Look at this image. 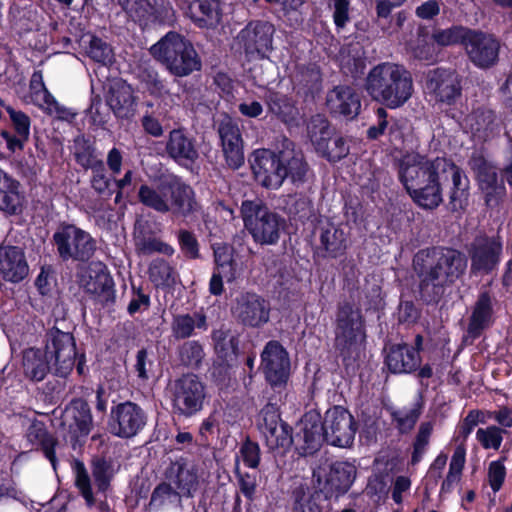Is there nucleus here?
Segmentation results:
<instances>
[{"mask_svg": "<svg viewBox=\"0 0 512 512\" xmlns=\"http://www.w3.org/2000/svg\"><path fill=\"white\" fill-rule=\"evenodd\" d=\"M445 167H449L446 158L407 153L399 161V180L418 206L433 210L443 202Z\"/></svg>", "mask_w": 512, "mask_h": 512, "instance_id": "f257e3e1", "label": "nucleus"}, {"mask_svg": "<svg viewBox=\"0 0 512 512\" xmlns=\"http://www.w3.org/2000/svg\"><path fill=\"white\" fill-rule=\"evenodd\" d=\"M76 357L72 334L52 328L46 334L45 351L30 348L23 354L24 374L31 380L41 381L48 372L66 377L73 369Z\"/></svg>", "mask_w": 512, "mask_h": 512, "instance_id": "f03ea898", "label": "nucleus"}, {"mask_svg": "<svg viewBox=\"0 0 512 512\" xmlns=\"http://www.w3.org/2000/svg\"><path fill=\"white\" fill-rule=\"evenodd\" d=\"M366 90L374 100L395 109L411 98L413 80L404 66L384 62L370 70L366 80Z\"/></svg>", "mask_w": 512, "mask_h": 512, "instance_id": "7ed1b4c3", "label": "nucleus"}, {"mask_svg": "<svg viewBox=\"0 0 512 512\" xmlns=\"http://www.w3.org/2000/svg\"><path fill=\"white\" fill-rule=\"evenodd\" d=\"M422 284L443 286L455 282L467 268L466 257L450 248H433L419 251L413 260Z\"/></svg>", "mask_w": 512, "mask_h": 512, "instance_id": "20e7f679", "label": "nucleus"}, {"mask_svg": "<svg viewBox=\"0 0 512 512\" xmlns=\"http://www.w3.org/2000/svg\"><path fill=\"white\" fill-rule=\"evenodd\" d=\"M150 53L174 76L185 77L201 68L193 45L176 32H168L151 46Z\"/></svg>", "mask_w": 512, "mask_h": 512, "instance_id": "39448f33", "label": "nucleus"}, {"mask_svg": "<svg viewBox=\"0 0 512 512\" xmlns=\"http://www.w3.org/2000/svg\"><path fill=\"white\" fill-rule=\"evenodd\" d=\"M241 214L244 226L259 245H275L285 228V220L258 201H243Z\"/></svg>", "mask_w": 512, "mask_h": 512, "instance_id": "423d86ee", "label": "nucleus"}, {"mask_svg": "<svg viewBox=\"0 0 512 512\" xmlns=\"http://www.w3.org/2000/svg\"><path fill=\"white\" fill-rule=\"evenodd\" d=\"M364 339V321L360 309L350 303L340 304L336 314V349L344 358L349 357Z\"/></svg>", "mask_w": 512, "mask_h": 512, "instance_id": "0eeeda50", "label": "nucleus"}, {"mask_svg": "<svg viewBox=\"0 0 512 512\" xmlns=\"http://www.w3.org/2000/svg\"><path fill=\"white\" fill-rule=\"evenodd\" d=\"M53 242L64 261H87L96 250V242L91 235L75 225L59 227L53 235Z\"/></svg>", "mask_w": 512, "mask_h": 512, "instance_id": "6e6552de", "label": "nucleus"}, {"mask_svg": "<svg viewBox=\"0 0 512 512\" xmlns=\"http://www.w3.org/2000/svg\"><path fill=\"white\" fill-rule=\"evenodd\" d=\"M258 428L270 451L284 453L293 443L291 429L280 418L278 407L268 403L260 411Z\"/></svg>", "mask_w": 512, "mask_h": 512, "instance_id": "1a4fd4ad", "label": "nucleus"}, {"mask_svg": "<svg viewBox=\"0 0 512 512\" xmlns=\"http://www.w3.org/2000/svg\"><path fill=\"white\" fill-rule=\"evenodd\" d=\"M127 14L140 25L171 24L175 11L169 0H118Z\"/></svg>", "mask_w": 512, "mask_h": 512, "instance_id": "9d476101", "label": "nucleus"}, {"mask_svg": "<svg viewBox=\"0 0 512 512\" xmlns=\"http://www.w3.org/2000/svg\"><path fill=\"white\" fill-rule=\"evenodd\" d=\"M204 398V385L194 374L183 375L173 384V407L181 415L192 416L200 411Z\"/></svg>", "mask_w": 512, "mask_h": 512, "instance_id": "9b49d317", "label": "nucleus"}, {"mask_svg": "<svg viewBox=\"0 0 512 512\" xmlns=\"http://www.w3.org/2000/svg\"><path fill=\"white\" fill-rule=\"evenodd\" d=\"M325 441L333 446L349 447L354 440L356 426L353 416L341 406L326 411L322 422Z\"/></svg>", "mask_w": 512, "mask_h": 512, "instance_id": "f8f14e48", "label": "nucleus"}, {"mask_svg": "<svg viewBox=\"0 0 512 512\" xmlns=\"http://www.w3.org/2000/svg\"><path fill=\"white\" fill-rule=\"evenodd\" d=\"M250 163L256 181L265 188L277 189L286 179L281 151L275 154L268 149L255 150Z\"/></svg>", "mask_w": 512, "mask_h": 512, "instance_id": "ddd939ff", "label": "nucleus"}, {"mask_svg": "<svg viewBox=\"0 0 512 512\" xmlns=\"http://www.w3.org/2000/svg\"><path fill=\"white\" fill-rule=\"evenodd\" d=\"M503 250L500 237L478 236L470 245L471 272L489 274L498 266Z\"/></svg>", "mask_w": 512, "mask_h": 512, "instance_id": "4468645a", "label": "nucleus"}, {"mask_svg": "<svg viewBox=\"0 0 512 512\" xmlns=\"http://www.w3.org/2000/svg\"><path fill=\"white\" fill-rule=\"evenodd\" d=\"M471 62L482 69L494 66L499 57L500 42L488 33L471 30L465 44Z\"/></svg>", "mask_w": 512, "mask_h": 512, "instance_id": "2eb2a0df", "label": "nucleus"}, {"mask_svg": "<svg viewBox=\"0 0 512 512\" xmlns=\"http://www.w3.org/2000/svg\"><path fill=\"white\" fill-rule=\"evenodd\" d=\"M146 424V415L137 404L127 401L118 404L111 411V432L121 438L138 434Z\"/></svg>", "mask_w": 512, "mask_h": 512, "instance_id": "dca6fc26", "label": "nucleus"}, {"mask_svg": "<svg viewBox=\"0 0 512 512\" xmlns=\"http://www.w3.org/2000/svg\"><path fill=\"white\" fill-rule=\"evenodd\" d=\"M290 362L288 354L277 341L266 344L261 354V369L271 386L284 384L289 375Z\"/></svg>", "mask_w": 512, "mask_h": 512, "instance_id": "f3484780", "label": "nucleus"}, {"mask_svg": "<svg viewBox=\"0 0 512 512\" xmlns=\"http://www.w3.org/2000/svg\"><path fill=\"white\" fill-rule=\"evenodd\" d=\"M274 27L268 22H251L237 36L247 55L264 57L272 49Z\"/></svg>", "mask_w": 512, "mask_h": 512, "instance_id": "a211bd4d", "label": "nucleus"}, {"mask_svg": "<svg viewBox=\"0 0 512 512\" xmlns=\"http://www.w3.org/2000/svg\"><path fill=\"white\" fill-rule=\"evenodd\" d=\"M469 164L477 176L481 190L485 193L486 204L491 207L497 205L505 194V186L503 181L498 179L496 168L481 156L472 157Z\"/></svg>", "mask_w": 512, "mask_h": 512, "instance_id": "6ab92c4d", "label": "nucleus"}, {"mask_svg": "<svg viewBox=\"0 0 512 512\" xmlns=\"http://www.w3.org/2000/svg\"><path fill=\"white\" fill-rule=\"evenodd\" d=\"M63 424L67 426L71 442L75 446L92 430L93 418L88 403L82 399L70 402L64 412Z\"/></svg>", "mask_w": 512, "mask_h": 512, "instance_id": "aec40b11", "label": "nucleus"}, {"mask_svg": "<svg viewBox=\"0 0 512 512\" xmlns=\"http://www.w3.org/2000/svg\"><path fill=\"white\" fill-rule=\"evenodd\" d=\"M165 479L187 498L194 496L200 483L196 465L184 458H179L169 465L165 471Z\"/></svg>", "mask_w": 512, "mask_h": 512, "instance_id": "412c9836", "label": "nucleus"}, {"mask_svg": "<svg viewBox=\"0 0 512 512\" xmlns=\"http://www.w3.org/2000/svg\"><path fill=\"white\" fill-rule=\"evenodd\" d=\"M218 134L228 166L233 169L239 168L244 163V153L237 123L225 115L218 123Z\"/></svg>", "mask_w": 512, "mask_h": 512, "instance_id": "4be33fe9", "label": "nucleus"}, {"mask_svg": "<svg viewBox=\"0 0 512 512\" xmlns=\"http://www.w3.org/2000/svg\"><path fill=\"white\" fill-rule=\"evenodd\" d=\"M269 304L255 293H245L237 298L233 313L244 325L259 327L269 320Z\"/></svg>", "mask_w": 512, "mask_h": 512, "instance_id": "5701e85b", "label": "nucleus"}, {"mask_svg": "<svg viewBox=\"0 0 512 512\" xmlns=\"http://www.w3.org/2000/svg\"><path fill=\"white\" fill-rule=\"evenodd\" d=\"M426 89L436 101L450 104L460 95L459 76L452 70L429 71L426 77Z\"/></svg>", "mask_w": 512, "mask_h": 512, "instance_id": "b1692460", "label": "nucleus"}, {"mask_svg": "<svg viewBox=\"0 0 512 512\" xmlns=\"http://www.w3.org/2000/svg\"><path fill=\"white\" fill-rule=\"evenodd\" d=\"M462 125L474 138L486 141L499 134L501 121L492 109L479 107L464 118Z\"/></svg>", "mask_w": 512, "mask_h": 512, "instance_id": "393cba45", "label": "nucleus"}, {"mask_svg": "<svg viewBox=\"0 0 512 512\" xmlns=\"http://www.w3.org/2000/svg\"><path fill=\"white\" fill-rule=\"evenodd\" d=\"M168 212L175 217L190 218L198 213L201 205L193 188L180 181L170 180Z\"/></svg>", "mask_w": 512, "mask_h": 512, "instance_id": "a878e982", "label": "nucleus"}, {"mask_svg": "<svg viewBox=\"0 0 512 512\" xmlns=\"http://www.w3.org/2000/svg\"><path fill=\"white\" fill-rule=\"evenodd\" d=\"M326 106L331 114L353 119L360 112L361 99L352 87L339 85L328 91Z\"/></svg>", "mask_w": 512, "mask_h": 512, "instance_id": "bb28decb", "label": "nucleus"}, {"mask_svg": "<svg viewBox=\"0 0 512 512\" xmlns=\"http://www.w3.org/2000/svg\"><path fill=\"white\" fill-rule=\"evenodd\" d=\"M296 445L304 456L311 455L319 450L325 440L320 416L314 413L306 414L300 422V430L297 432Z\"/></svg>", "mask_w": 512, "mask_h": 512, "instance_id": "cd10ccee", "label": "nucleus"}, {"mask_svg": "<svg viewBox=\"0 0 512 512\" xmlns=\"http://www.w3.org/2000/svg\"><path fill=\"white\" fill-rule=\"evenodd\" d=\"M29 273L24 251L16 246H0V277L12 283L22 281Z\"/></svg>", "mask_w": 512, "mask_h": 512, "instance_id": "c85d7f7f", "label": "nucleus"}, {"mask_svg": "<svg viewBox=\"0 0 512 512\" xmlns=\"http://www.w3.org/2000/svg\"><path fill=\"white\" fill-rule=\"evenodd\" d=\"M5 109L9 115L14 133L2 130L1 136L6 141L10 152L22 151L30 137L31 120L27 114L15 110L11 106H5Z\"/></svg>", "mask_w": 512, "mask_h": 512, "instance_id": "c756f323", "label": "nucleus"}, {"mask_svg": "<svg viewBox=\"0 0 512 512\" xmlns=\"http://www.w3.org/2000/svg\"><path fill=\"white\" fill-rule=\"evenodd\" d=\"M107 104L117 118H132L136 106L132 87L123 81L115 82L109 89Z\"/></svg>", "mask_w": 512, "mask_h": 512, "instance_id": "7c9ffc66", "label": "nucleus"}, {"mask_svg": "<svg viewBox=\"0 0 512 512\" xmlns=\"http://www.w3.org/2000/svg\"><path fill=\"white\" fill-rule=\"evenodd\" d=\"M80 283L88 293L104 300H108L112 294L113 280L101 262L92 263L87 274L81 275Z\"/></svg>", "mask_w": 512, "mask_h": 512, "instance_id": "2f4dec72", "label": "nucleus"}, {"mask_svg": "<svg viewBox=\"0 0 512 512\" xmlns=\"http://www.w3.org/2000/svg\"><path fill=\"white\" fill-rule=\"evenodd\" d=\"M420 355L414 347L407 344H396L389 348L386 365L393 373H410L420 365Z\"/></svg>", "mask_w": 512, "mask_h": 512, "instance_id": "473e14b6", "label": "nucleus"}, {"mask_svg": "<svg viewBox=\"0 0 512 512\" xmlns=\"http://www.w3.org/2000/svg\"><path fill=\"white\" fill-rule=\"evenodd\" d=\"M166 152L177 162L193 163L198 158L194 139L189 137L183 129L170 131L166 142Z\"/></svg>", "mask_w": 512, "mask_h": 512, "instance_id": "72a5a7b5", "label": "nucleus"}, {"mask_svg": "<svg viewBox=\"0 0 512 512\" xmlns=\"http://www.w3.org/2000/svg\"><path fill=\"white\" fill-rule=\"evenodd\" d=\"M187 14L200 28H215L222 18L219 0H196L189 5Z\"/></svg>", "mask_w": 512, "mask_h": 512, "instance_id": "f704fd0d", "label": "nucleus"}, {"mask_svg": "<svg viewBox=\"0 0 512 512\" xmlns=\"http://www.w3.org/2000/svg\"><path fill=\"white\" fill-rule=\"evenodd\" d=\"M207 318L201 312L180 313L173 316L171 321V336L175 340H183L194 336L195 331H206Z\"/></svg>", "mask_w": 512, "mask_h": 512, "instance_id": "c9c22d12", "label": "nucleus"}, {"mask_svg": "<svg viewBox=\"0 0 512 512\" xmlns=\"http://www.w3.org/2000/svg\"><path fill=\"white\" fill-rule=\"evenodd\" d=\"M24 196L20 184L0 169V210L8 214L21 212Z\"/></svg>", "mask_w": 512, "mask_h": 512, "instance_id": "e433bc0d", "label": "nucleus"}, {"mask_svg": "<svg viewBox=\"0 0 512 512\" xmlns=\"http://www.w3.org/2000/svg\"><path fill=\"white\" fill-rule=\"evenodd\" d=\"M319 241L318 250L322 253L323 257H337L346 247L344 231L329 222L320 226Z\"/></svg>", "mask_w": 512, "mask_h": 512, "instance_id": "4c0bfd02", "label": "nucleus"}, {"mask_svg": "<svg viewBox=\"0 0 512 512\" xmlns=\"http://www.w3.org/2000/svg\"><path fill=\"white\" fill-rule=\"evenodd\" d=\"M134 244L135 250L139 255L147 256L157 252L171 256L174 253L172 246L153 236L151 231L147 230L141 223L135 226Z\"/></svg>", "mask_w": 512, "mask_h": 512, "instance_id": "58836bf2", "label": "nucleus"}, {"mask_svg": "<svg viewBox=\"0 0 512 512\" xmlns=\"http://www.w3.org/2000/svg\"><path fill=\"white\" fill-rule=\"evenodd\" d=\"M493 321L492 298L488 292L480 293L469 321L468 331L473 336H479Z\"/></svg>", "mask_w": 512, "mask_h": 512, "instance_id": "ea45409f", "label": "nucleus"}, {"mask_svg": "<svg viewBox=\"0 0 512 512\" xmlns=\"http://www.w3.org/2000/svg\"><path fill=\"white\" fill-rule=\"evenodd\" d=\"M170 181H164L152 187L149 185H141L138 190L139 201L159 213H168Z\"/></svg>", "mask_w": 512, "mask_h": 512, "instance_id": "a19ab883", "label": "nucleus"}, {"mask_svg": "<svg viewBox=\"0 0 512 512\" xmlns=\"http://www.w3.org/2000/svg\"><path fill=\"white\" fill-rule=\"evenodd\" d=\"M265 101L269 112L286 124H293L298 116V109L285 95L277 92H268Z\"/></svg>", "mask_w": 512, "mask_h": 512, "instance_id": "79ce46f5", "label": "nucleus"}, {"mask_svg": "<svg viewBox=\"0 0 512 512\" xmlns=\"http://www.w3.org/2000/svg\"><path fill=\"white\" fill-rule=\"evenodd\" d=\"M182 497L184 495L166 480L154 489L150 499V506L156 509L181 508Z\"/></svg>", "mask_w": 512, "mask_h": 512, "instance_id": "37998d69", "label": "nucleus"}, {"mask_svg": "<svg viewBox=\"0 0 512 512\" xmlns=\"http://www.w3.org/2000/svg\"><path fill=\"white\" fill-rule=\"evenodd\" d=\"M281 158L286 178L293 183H302L308 173L307 163L300 152L281 151Z\"/></svg>", "mask_w": 512, "mask_h": 512, "instance_id": "c03bdc74", "label": "nucleus"}, {"mask_svg": "<svg viewBox=\"0 0 512 512\" xmlns=\"http://www.w3.org/2000/svg\"><path fill=\"white\" fill-rule=\"evenodd\" d=\"M356 477L355 467L347 462H338L331 467L327 482L336 492H346Z\"/></svg>", "mask_w": 512, "mask_h": 512, "instance_id": "a18cd8bd", "label": "nucleus"}, {"mask_svg": "<svg viewBox=\"0 0 512 512\" xmlns=\"http://www.w3.org/2000/svg\"><path fill=\"white\" fill-rule=\"evenodd\" d=\"M212 340L215 352L224 360L236 355L238 341L234 334L227 329H217L212 332Z\"/></svg>", "mask_w": 512, "mask_h": 512, "instance_id": "49530a36", "label": "nucleus"}, {"mask_svg": "<svg viewBox=\"0 0 512 512\" xmlns=\"http://www.w3.org/2000/svg\"><path fill=\"white\" fill-rule=\"evenodd\" d=\"M82 41L85 44L87 55L92 60L104 65L112 62V49L102 39L93 35H88L86 37H83Z\"/></svg>", "mask_w": 512, "mask_h": 512, "instance_id": "de8ad7c7", "label": "nucleus"}, {"mask_svg": "<svg viewBox=\"0 0 512 512\" xmlns=\"http://www.w3.org/2000/svg\"><path fill=\"white\" fill-rule=\"evenodd\" d=\"M149 278L155 286H172L176 281V272L168 262L155 259L149 266Z\"/></svg>", "mask_w": 512, "mask_h": 512, "instance_id": "09e8293b", "label": "nucleus"}, {"mask_svg": "<svg viewBox=\"0 0 512 512\" xmlns=\"http://www.w3.org/2000/svg\"><path fill=\"white\" fill-rule=\"evenodd\" d=\"M470 31V29L463 26H452L435 30L432 39L440 46H451L459 43L465 46Z\"/></svg>", "mask_w": 512, "mask_h": 512, "instance_id": "8fccbe9b", "label": "nucleus"}, {"mask_svg": "<svg viewBox=\"0 0 512 512\" xmlns=\"http://www.w3.org/2000/svg\"><path fill=\"white\" fill-rule=\"evenodd\" d=\"M74 156L79 165L91 169L103 162L95 153V149L84 137L79 136L74 141Z\"/></svg>", "mask_w": 512, "mask_h": 512, "instance_id": "3c124183", "label": "nucleus"}, {"mask_svg": "<svg viewBox=\"0 0 512 512\" xmlns=\"http://www.w3.org/2000/svg\"><path fill=\"white\" fill-rule=\"evenodd\" d=\"M178 356L181 364L198 368L202 363L205 353L203 346L195 340L186 341L178 348Z\"/></svg>", "mask_w": 512, "mask_h": 512, "instance_id": "603ef678", "label": "nucleus"}, {"mask_svg": "<svg viewBox=\"0 0 512 512\" xmlns=\"http://www.w3.org/2000/svg\"><path fill=\"white\" fill-rule=\"evenodd\" d=\"M308 135L315 148L323 147V142L329 140L331 129L325 116L321 114L314 115L307 124Z\"/></svg>", "mask_w": 512, "mask_h": 512, "instance_id": "864d4df0", "label": "nucleus"}, {"mask_svg": "<svg viewBox=\"0 0 512 512\" xmlns=\"http://www.w3.org/2000/svg\"><path fill=\"white\" fill-rule=\"evenodd\" d=\"M28 438L30 441H37V443L42 446L45 456L55 467L54 446L56 442L55 439L48 434L46 429L42 425H33L29 429Z\"/></svg>", "mask_w": 512, "mask_h": 512, "instance_id": "5fc2aeb1", "label": "nucleus"}, {"mask_svg": "<svg viewBox=\"0 0 512 512\" xmlns=\"http://www.w3.org/2000/svg\"><path fill=\"white\" fill-rule=\"evenodd\" d=\"M216 270L222 271L227 281H233L236 277L232 249L228 246H217L214 249Z\"/></svg>", "mask_w": 512, "mask_h": 512, "instance_id": "6e6d98bb", "label": "nucleus"}, {"mask_svg": "<svg viewBox=\"0 0 512 512\" xmlns=\"http://www.w3.org/2000/svg\"><path fill=\"white\" fill-rule=\"evenodd\" d=\"M30 101L41 109L44 108L46 103L52 98L45 87L43 76L40 71L32 74L29 84Z\"/></svg>", "mask_w": 512, "mask_h": 512, "instance_id": "4d7b16f0", "label": "nucleus"}, {"mask_svg": "<svg viewBox=\"0 0 512 512\" xmlns=\"http://www.w3.org/2000/svg\"><path fill=\"white\" fill-rule=\"evenodd\" d=\"M92 475L99 491H106L113 477L112 464L105 459L98 458L92 462Z\"/></svg>", "mask_w": 512, "mask_h": 512, "instance_id": "13d9d810", "label": "nucleus"}, {"mask_svg": "<svg viewBox=\"0 0 512 512\" xmlns=\"http://www.w3.org/2000/svg\"><path fill=\"white\" fill-rule=\"evenodd\" d=\"M503 433H505V430L490 425L486 428H479L476 431V439L484 449L498 450L503 441Z\"/></svg>", "mask_w": 512, "mask_h": 512, "instance_id": "bf43d9fd", "label": "nucleus"}, {"mask_svg": "<svg viewBox=\"0 0 512 512\" xmlns=\"http://www.w3.org/2000/svg\"><path fill=\"white\" fill-rule=\"evenodd\" d=\"M316 150L332 162L341 160L349 153V147L343 138L331 139V136L329 140L323 142V147H318Z\"/></svg>", "mask_w": 512, "mask_h": 512, "instance_id": "052dcab7", "label": "nucleus"}, {"mask_svg": "<svg viewBox=\"0 0 512 512\" xmlns=\"http://www.w3.org/2000/svg\"><path fill=\"white\" fill-rule=\"evenodd\" d=\"M293 81L303 88L314 89L321 82V74L315 65L299 66L293 74Z\"/></svg>", "mask_w": 512, "mask_h": 512, "instance_id": "680f3d73", "label": "nucleus"}, {"mask_svg": "<svg viewBox=\"0 0 512 512\" xmlns=\"http://www.w3.org/2000/svg\"><path fill=\"white\" fill-rule=\"evenodd\" d=\"M393 420L401 433L409 432L420 416V408L414 405L411 408H403L392 413Z\"/></svg>", "mask_w": 512, "mask_h": 512, "instance_id": "e2e57ef3", "label": "nucleus"}, {"mask_svg": "<svg viewBox=\"0 0 512 512\" xmlns=\"http://www.w3.org/2000/svg\"><path fill=\"white\" fill-rule=\"evenodd\" d=\"M432 430H433V426L430 422H424L420 425L415 442H414V446H413V453H412V458H411L412 464H417L421 460V458H422L423 454L425 453L426 448L429 444V439H430Z\"/></svg>", "mask_w": 512, "mask_h": 512, "instance_id": "0e129e2a", "label": "nucleus"}, {"mask_svg": "<svg viewBox=\"0 0 512 512\" xmlns=\"http://www.w3.org/2000/svg\"><path fill=\"white\" fill-rule=\"evenodd\" d=\"M75 473H76V486L79 489L80 493L84 497L88 506H92L94 504V497L91 489L90 477L88 475L85 466L81 462H76L75 464Z\"/></svg>", "mask_w": 512, "mask_h": 512, "instance_id": "69168bd1", "label": "nucleus"}, {"mask_svg": "<svg viewBox=\"0 0 512 512\" xmlns=\"http://www.w3.org/2000/svg\"><path fill=\"white\" fill-rule=\"evenodd\" d=\"M294 495V512H321V508L313 495L305 493L303 489L295 490Z\"/></svg>", "mask_w": 512, "mask_h": 512, "instance_id": "338daca9", "label": "nucleus"}, {"mask_svg": "<svg viewBox=\"0 0 512 512\" xmlns=\"http://www.w3.org/2000/svg\"><path fill=\"white\" fill-rule=\"evenodd\" d=\"M240 459L249 468H257L260 462V448L256 442L246 440L240 448Z\"/></svg>", "mask_w": 512, "mask_h": 512, "instance_id": "774afa93", "label": "nucleus"}]
</instances>
